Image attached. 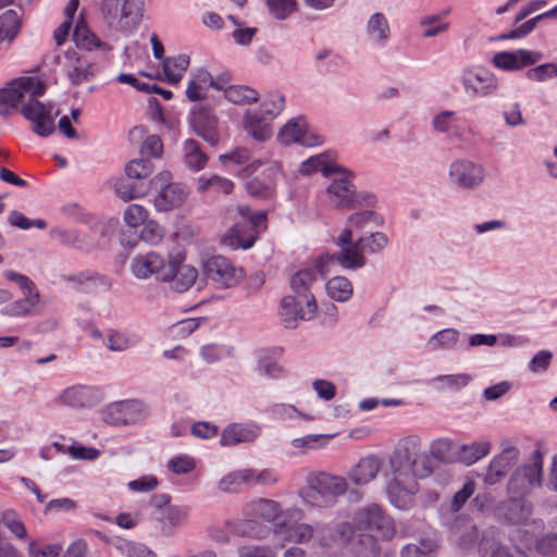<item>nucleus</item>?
Masks as SVG:
<instances>
[{
  "label": "nucleus",
  "mask_w": 557,
  "mask_h": 557,
  "mask_svg": "<svg viewBox=\"0 0 557 557\" xmlns=\"http://www.w3.org/2000/svg\"><path fill=\"white\" fill-rule=\"evenodd\" d=\"M150 414L149 405L139 398H127L108 404L101 410V419L112 426H133Z\"/></svg>",
  "instance_id": "obj_6"
},
{
  "label": "nucleus",
  "mask_w": 557,
  "mask_h": 557,
  "mask_svg": "<svg viewBox=\"0 0 557 557\" xmlns=\"http://www.w3.org/2000/svg\"><path fill=\"white\" fill-rule=\"evenodd\" d=\"M132 178H121L114 183L116 195L124 201L145 197L150 189V182H131Z\"/></svg>",
  "instance_id": "obj_47"
},
{
  "label": "nucleus",
  "mask_w": 557,
  "mask_h": 557,
  "mask_svg": "<svg viewBox=\"0 0 557 557\" xmlns=\"http://www.w3.org/2000/svg\"><path fill=\"white\" fill-rule=\"evenodd\" d=\"M388 237L383 232H372L366 236L351 239L349 244L338 246L335 253H323L317 261L322 275L332 273L335 264L346 270H358L367 264L366 253L376 255L388 246Z\"/></svg>",
  "instance_id": "obj_2"
},
{
  "label": "nucleus",
  "mask_w": 557,
  "mask_h": 557,
  "mask_svg": "<svg viewBox=\"0 0 557 557\" xmlns=\"http://www.w3.org/2000/svg\"><path fill=\"white\" fill-rule=\"evenodd\" d=\"M317 258L313 263V268H306L294 273L289 280L290 288L304 300L307 301L309 296H313L310 292L312 284L317 281L318 273L323 276L317 267Z\"/></svg>",
  "instance_id": "obj_39"
},
{
  "label": "nucleus",
  "mask_w": 557,
  "mask_h": 557,
  "mask_svg": "<svg viewBox=\"0 0 557 557\" xmlns=\"http://www.w3.org/2000/svg\"><path fill=\"white\" fill-rule=\"evenodd\" d=\"M453 443L447 438H437L430 445V454L421 450V438L409 435L401 438L388 458L389 476L386 492L391 504L401 510L413 506L418 492V480L433 473L432 458L441 462H451Z\"/></svg>",
  "instance_id": "obj_1"
},
{
  "label": "nucleus",
  "mask_w": 557,
  "mask_h": 557,
  "mask_svg": "<svg viewBox=\"0 0 557 557\" xmlns=\"http://www.w3.org/2000/svg\"><path fill=\"white\" fill-rule=\"evenodd\" d=\"M102 400L103 393L99 387L83 384L64 388L57 398L58 404L72 409L91 408Z\"/></svg>",
  "instance_id": "obj_20"
},
{
  "label": "nucleus",
  "mask_w": 557,
  "mask_h": 557,
  "mask_svg": "<svg viewBox=\"0 0 557 557\" xmlns=\"http://www.w3.org/2000/svg\"><path fill=\"white\" fill-rule=\"evenodd\" d=\"M23 298L11 302L3 307L0 312L3 315L13 318H24L33 315L37 312V307L40 301L38 289L24 290Z\"/></svg>",
  "instance_id": "obj_35"
},
{
  "label": "nucleus",
  "mask_w": 557,
  "mask_h": 557,
  "mask_svg": "<svg viewBox=\"0 0 557 557\" xmlns=\"http://www.w3.org/2000/svg\"><path fill=\"white\" fill-rule=\"evenodd\" d=\"M234 347L225 344L209 343L200 346L199 357L205 363L211 364L220 362L226 358H232Z\"/></svg>",
  "instance_id": "obj_53"
},
{
  "label": "nucleus",
  "mask_w": 557,
  "mask_h": 557,
  "mask_svg": "<svg viewBox=\"0 0 557 557\" xmlns=\"http://www.w3.org/2000/svg\"><path fill=\"white\" fill-rule=\"evenodd\" d=\"M281 171L276 164H271L262 176L253 177L246 184V189L251 197L271 199L275 195L276 180Z\"/></svg>",
  "instance_id": "obj_32"
},
{
  "label": "nucleus",
  "mask_w": 557,
  "mask_h": 557,
  "mask_svg": "<svg viewBox=\"0 0 557 557\" xmlns=\"http://www.w3.org/2000/svg\"><path fill=\"white\" fill-rule=\"evenodd\" d=\"M224 97L235 104H250L258 101L259 94L248 86L232 85L226 89Z\"/></svg>",
  "instance_id": "obj_58"
},
{
  "label": "nucleus",
  "mask_w": 557,
  "mask_h": 557,
  "mask_svg": "<svg viewBox=\"0 0 557 557\" xmlns=\"http://www.w3.org/2000/svg\"><path fill=\"white\" fill-rule=\"evenodd\" d=\"M542 57L541 52L527 49L500 51L494 54L492 64L496 69L513 72L537 63Z\"/></svg>",
  "instance_id": "obj_27"
},
{
  "label": "nucleus",
  "mask_w": 557,
  "mask_h": 557,
  "mask_svg": "<svg viewBox=\"0 0 557 557\" xmlns=\"http://www.w3.org/2000/svg\"><path fill=\"white\" fill-rule=\"evenodd\" d=\"M251 223L237 222L224 236L225 245L232 249H249L257 240L258 233L265 227L267 214L264 211L251 218Z\"/></svg>",
  "instance_id": "obj_17"
},
{
  "label": "nucleus",
  "mask_w": 557,
  "mask_h": 557,
  "mask_svg": "<svg viewBox=\"0 0 557 557\" xmlns=\"http://www.w3.org/2000/svg\"><path fill=\"white\" fill-rule=\"evenodd\" d=\"M112 544L113 547L125 557H157L154 552L140 543L116 539Z\"/></svg>",
  "instance_id": "obj_57"
},
{
  "label": "nucleus",
  "mask_w": 557,
  "mask_h": 557,
  "mask_svg": "<svg viewBox=\"0 0 557 557\" xmlns=\"http://www.w3.org/2000/svg\"><path fill=\"white\" fill-rule=\"evenodd\" d=\"M46 85L38 77L22 76L10 82L0 89V104L8 109H15L18 104L27 102L29 98H37L45 94Z\"/></svg>",
  "instance_id": "obj_12"
},
{
  "label": "nucleus",
  "mask_w": 557,
  "mask_h": 557,
  "mask_svg": "<svg viewBox=\"0 0 557 557\" xmlns=\"http://www.w3.org/2000/svg\"><path fill=\"white\" fill-rule=\"evenodd\" d=\"M209 157L201 149L200 144L195 139H186L183 144V162L193 172L203 170Z\"/></svg>",
  "instance_id": "obj_41"
},
{
  "label": "nucleus",
  "mask_w": 557,
  "mask_h": 557,
  "mask_svg": "<svg viewBox=\"0 0 557 557\" xmlns=\"http://www.w3.org/2000/svg\"><path fill=\"white\" fill-rule=\"evenodd\" d=\"M150 187L157 190L153 198V206L159 212H168L180 208L189 196L187 185L173 182L171 172L162 171L151 181Z\"/></svg>",
  "instance_id": "obj_8"
},
{
  "label": "nucleus",
  "mask_w": 557,
  "mask_h": 557,
  "mask_svg": "<svg viewBox=\"0 0 557 557\" xmlns=\"http://www.w3.org/2000/svg\"><path fill=\"white\" fill-rule=\"evenodd\" d=\"M202 272L207 280L221 288H231L243 278L242 268L235 267L230 259L223 256H212L203 260Z\"/></svg>",
  "instance_id": "obj_15"
},
{
  "label": "nucleus",
  "mask_w": 557,
  "mask_h": 557,
  "mask_svg": "<svg viewBox=\"0 0 557 557\" xmlns=\"http://www.w3.org/2000/svg\"><path fill=\"white\" fill-rule=\"evenodd\" d=\"M336 152L331 150L311 156L300 163L298 172L302 175L321 172L323 176H331L341 165L336 162Z\"/></svg>",
  "instance_id": "obj_33"
},
{
  "label": "nucleus",
  "mask_w": 557,
  "mask_h": 557,
  "mask_svg": "<svg viewBox=\"0 0 557 557\" xmlns=\"http://www.w3.org/2000/svg\"><path fill=\"white\" fill-rule=\"evenodd\" d=\"M21 29V16L15 10H7L0 15V42L12 41Z\"/></svg>",
  "instance_id": "obj_56"
},
{
  "label": "nucleus",
  "mask_w": 557,
  "mask_h": 557,
  "mask_svg": "<svg viewBox=\"0 0 557 557\" xmlns=\"http://www.w3.org/2000/svg\"><path fill=\"white\" fill-rule=\"evenodd\" d=\"M354 524L358 530L372 532L384 541L392 540L396 533L393 519L376 504L357 510L354 515Z\"/></svg>",
  "instance_id": "obj_10"
},
{
  "label": "nucleus",
  "mask_w": 557,
  "mask_h": 557,
  "mask_svg": "<svg viewBox=\"0 0 557 557\" xmlns=\"http://www.w3.org/2000/svg\"><path fill=\"white\" fill-rule=\"evenodd\" d=\"M543 454L540 449L533 453L531 463L516 469L508 482L510 497H523L534 487L542 484Z\"/></svg>",
  "instance_id": "obj_11"
},
{
  "label": "nucleus",
  "mask_w": 557,
  "mask_h": 557,
  "mask_svg": "<svg viewBox=\"0 0 557 557\" xmlns=\"http://www.w3.org/2000/svg\"><path fill=\"white\" fill-rule=\"evenodd\" d=\"M269 122L270 120L265 119L261 111L256 110H247L243 119L245 131L259 141H264L270 137Z\"/></svg>",
  "instance_id": "obj_40"
},
{
  "label": "nucleus",
  "mask_w": 557,
  "mask_h": 557,
  "mask_svg": "<svg viewBox=\"0 0 557 557\" xmlns=\"http://www.w3.org/2000/svg\"><path fill=\"white\" fill-rule=\"evenodd\" d=\"M220 161L225 166H243V171L246 175L255 173L262 164L259 159L251 160L250 152L245 148H239L230 153L220 156Z\"/></svg>",
  "instance_id": "obj_43"
},
{
  "label": "nucleus",
  "mask_w": 557,
  "mask_h": 557,
  "mask_svg": "<svg viewBox=\"0 0 557 557\" xmlns=\"http://www.w3.org/2000/svg\"><path fill=\"white\" fill-rule=\"evenodd\" d=\"M313 527L308 523H296L294 525L286 523V529L282 534L292 543L306 544L313 537Z\"/></svg>",
  "instance_id": "obj_61"
},
{
  "label": "nucleus",
  "mask_w": 557,
  "mask_h": 557,
  "mask_svg": "<svg viewBox=\"0 0 557 557\" xmlns=\"http://www.w3.org/2000/svg\"><path fill=\"white\" fill-rule=\"evenodd\" d=\"M247 513L264 522L271 523L275 534L281 535L286 529V518H304V510L297 507L283 509L274 499L258 498L247 505Z\"/></svg>",
  "instance_id": "obj_9"
},
{
  "label": "nucleus",
  "mask_w": 557,
  "mask_h": 557,
  "mask_svg": "<svg viewBox=\"0 0 557 557\" xmlns=\"http://www.w3.org/2000/svg\"><path fill=\"white\" fill-rule=\"evenodd\" d=\"M447 175L454 187L463 190H475L484 183L486 173L481 163L459 158L449 163Z\"/></svg>",
  "instance_id": "obj_13"
},
{
  "label": "nucleus",
  "mask_w": 557,
  "mask_h": 557,
  "mask_svg": "<svg viewBox=\"0 0 557 557\" xmlns=\"http://www.w3.org/2000/svg\"><path fill=\"white\" fill-rule=\"evenodd\" d=\"M461 122L462 119L458 116L457 112L443 110L433 116L432 127L450 139L463 141L468 139L471 129L463 127Z\"/></svg>",
  "instance_id": "obj_30"
},
{
  "label": "nucleus",
  "mask_w": 557,
  "mask_h": 557,
  "mask_svg": "<svg viewBox=\"0 0 557 557\" xmlns=\"http://www.w3.org/2000/svg\"><path fill=\"white\" fill-rule=\"evenodd\" d=\"M465 91L474 97H488L498 89V78L488 70L481 66L462 69L460 75Z\"/></svg>",
  "instance_id": "obj_16"
},
{
  "label": "nucleus",
  "mask_w": 557,
  "mask_h": 557,
  "mask_svg": "<svg viewBox=\"0 0 557 557\" xmlns=\"http://www.w3.org/2000/svg\"><path fill=\"white\" fill-rule=\"evenodd\" d=\"M381 467L382 461L377 456H366L350 470L349 479L356 485L368 484L376 478Z\"/></svg>",
  "instance_id": "obj_38"
},
{
  "label": "nucleus",
  "mask_w": 557,
  "mask_h": 557,
  "mask_svg": "<svg viewBox=\"0 0 557 557\" xmlns=\"http://www.w3.org/2000/svg\"><path fill=\"white\" fill-rule=\"evenodd\" d=\"M153 170V163L145 158L132 160L125 166L127 177L137 182H145L152 174Z\"/></svg>",
  "instance_id": "obj_60"
},
{
  "label": "nucleus",
  "mask_w": 557,
  "mask_h": 557,
  "mask_svg": "<svg viewBox=\"0 0 557 557\" xmlns=\"http://www.w3.org/2000/svg\"><path fill=\"white\" fill-rule=\"evenodd\" d=\"M65 74L73 85H81L88 82L95 74V65L85 55L78 54L75 50H67L60 58Z\"/></svg>",
  "instance_id": "obj_28"
},
{
  "label": "nucleus",
  "mask_w": 557,
  "mask_h": 557,
  "mask_svg": "<svg viewBox=\"0 0 557 557\" xmlns=\"http://www.w3.org/2000/svg\"><path fill=\"white\" fill-rule=\"evenodd\" d=\"M364 30L368 40L374 47L383 48L392 38L389 22L382 12H375L369 16Z\"/></svg>",
  "instance_id": "obj_34"
},
{
  "label": "nucleus",
  "mask_w": 557,
  "mask_h": 557,
  "mask_svg": "<svg viewBox=\"0 0 557 557\" xmlns=\"http://www.w3.org/2000/svg\"><path fill=\"white\" fill-rule=\"evenodd\" d=\"M261 434V426L256 422L231 423L221 433L220 445L223 447L251 443Z\"/></svg>",
  "instance_id": "obj_31"
},
{
  "label": "nucleus",
  "mask_w": 557,
  "mask_h": 557,
  "mask_svg": "<svg viewBox=\"0 0 557 557\" xmlns=\"http://www.w3.org/2000/svg\"><path fill=\"white\" fill-rule=\"evenodd\" d=\"M189 125L194 133L214 147L220 141L218 121L209 108L195 106L190 112Z\"/></svg>",
  "instance_id": "obj_23"
},
{
  "label": "nucleus",
  "mask_w": 557,
  "mask_h": 557,
  "mask_svg": "<svg viewBox=\"0 0 557 557\" xmlns=\"http://www.w3.org/2000/svg\"><path fill=\"white\" fill-rule=\"evenodd\" d=\"M139 342V336L133 332L110 330L106 345L109 350L120 352L136 346Z\"/></svg>",
  "instance_id": "obj_51"
},
{
  "label": "nucleus",
  "mask_w": 557,
  "mask_h": 557,
  "mask_svg": "<svg viewBox=\"0 0 557 557\" xmlns=\"http://www.w3.org/2000/svg\"><path fill=\"white\" fill-rule=\"evenodd\" d=\"M517 457L518 451L516 448H504L499 455L491 460L485 473V482L491 485L497 483L507 473Z\"/></svg>",
  "instance_id": "obj_36"
},
{
  "label": "nucleus",
  "mask_w": 557,
  "mask_h": 557,
  "mask_svg": "<svg viewBox=\"0 0 557 557\" xmlns=\"http://www.w3.org/2000/svg\"><path fill=\"white\" fill-rule=\"evenodd\" d=\"M436 544L431 539H422L419 544H407L400 550V557H434Z\"/></svg>",
  "instance_id": "obj_63"
},
{
  "label": "nucleus",
  "mask_w": 557,
  "mask_h": 557,
  "mask_svg": "<svg viewBox=\"0 0 557 557\" xmlns=\"http://www.w3.org/2000/svg\"><path fill=\"white\" fill-rule=\"evenodd\" d=\"M22 114L33 123V131L40 137L50 136L54 129V116L58 111L53 113V108L50 104H45L37 100V98H29L21 110Z\"/></svg>",
  "instance_id": "obj_19"
},
{
  "label": "nucleus",
  "mask_w": 557,
  "mask_h": 557,
  "mask_svg": "<svg viewBox=\"0 0 557 557\" xmlns=\"http://www.w3.org/2000/svg\"><path fill=\"white\" fill-rule=\"evenodd\" d=\"M184 260L185 253L182 251H178L175 256H170L168 268L161 276L163 282H173L174 288L180 293L189 289L198 277L196 268L183 264Z\"/></svg>",
  "instance_id": "obj_22"
},
{
  "label": "nucleus",
  "mask_w": 557,
  "mask_h": 557,
  "mask_svg": "<svg viewBox=\"0 0 557 557\" xmlns=\"http://www.w3.org/2000/svg\"><path fill=\"white\" fill-rule=\"evenodd\" d=\"M286 99L280 91H270L264 96L259 111L270 121L277 117L285 109Z\"/></svg>",
  "instance_id": "obj_55"
},
{
  "label": "nucleus",
  "mask_w": 557,
  "mask_h": 557,
  "mask_svg": "<svg viewBox=\"0 0 557 557\" xmlns=\"http://www.w3.org/2000/svg\"><path fill=\"white\" fill-rule=\"evenodd\" d=\"M189 62L190 60L187 54H178L163 59L162 70L166 82L171 85H177L187 71Z\"/></svg>",
  "instance_id": "obj_44"
},
{
  "label": "nucleus",
  "mask_w": 557,
  "mask_h": 557,
  "mask_svg": "<svg viewBox=\"0 0 557 557\" xmlns=\"http://www.w3.org/2000/svg\"><path fill=\"white\" fill-rule=\"evenodd\" d=\"M148 218L149 211L144 206L137 203L127 206L123 213V221L131 228L144 225Z\"/></svg>",
  "instance_id": "obj_64"
},
{
  "label": "nucleus",
  "mask_w": 557,
  "mask_h": 557,
  "mask_svg": "<svg viewBox=\"0 0 557 557\" xmlns=\"http://www.w3.org/2000/svg\"><path fill=\"white\" fill-rule=\"evenodd\" d=\"M99 13L110 33L129 37L144 20L145 5L143 0H100Z\"/></svg>",
  "instance_id": "obj_4"
},
{
  "label": "nucleus",
  "mask_w": 557,
  "mask_h": 557,
  "mask_svg": "<svg viewBox=\"0 0 557 557\" xmlns=\"http://www.w3.org/2000/svg\"><path fill=\"white\" fill-rule=\"evenodd\" d=\"M474 492L475 482L473 480H467L462 487L457 491L447 503L441 506L440 515L442 523L445 522V518L455 519L457 516H460L458 512L474 494Z\"/></svg>",
  "instance_id": "obj_37"
},
{
  "label": "nucleus",
  "mask_w": 557,
  "mask_h": 557,
  "mask_svg": "<svg viewBox=\"0 0 557 557\" xmlns=\"http://www.w3.org/2000/svg\"><path fill=\"white\" fill-rule=\"evenodd\" d=\"M277 140L282 145L299 144L306 147H317L325 143L324 137L311 129L301 116L289 120L278 132Z\"/></svg>",
  "instance_id": "obj_18"
},
{
  "label": "nucleus",
  "mask_w": 557,
  "mask_h": 557,
  "mask_svg": "<svg viewBox=\"0 0 557 557\" xmlns=\"http://www.w3.org/2000/svg\"><path fill=\"white\" fill-rule=\"evenodd\" d=\"M443 524L458 547L466 552L476 548L479 554L485 555L488 552L490 542L495 539V530L480 531L466 516H457L455 519L445 518Z\"/></svg>",
  "instance_id": "obj_5"
},
{
  "label": "nucleus",
  "mask_w": 557,
  "mask_h": 557,
  "mask_svg": "<svg viewBox=\"0 0 557 557\" xmlns=\"http://www.w3.org/2000/svg\"><path fill=\"white\" fill-rule=\"evenodd\" d=\"M196 184L199 193L211 191L228 195L234 189V183L231 180L219 175H201L197 178Z\"/></svg>",
  "instance_id": "obj_49"
},
{
  "label": "nucleus",
  "mask_w": 557,
  "mask_h": 557,
  "mask_svg": "<svg viewBox=\"0 0 557 557\" xmlns=\"http://www.w3.org/2000/svg\"><path fill=\"white\" fill-rule=\"evenodd\" d=\"M65 281L71 283L72 286L84 293L92 292L99 283H104V278L91 272H81L77 274L69 275Z\"/></svg>",
  "instance_id": "obj_59"
},
{
  "label": "nucleus",
  "mask_w": 557,
  "mask_h": 557,
  "mask_svg": "<svg viewBox=\"0 0 557 557\" xmlns=\"http://www.w3.org/2000/svg\"><path fill=\"white\" fill-rule=\"evenodd\" d=\"M370 224L380 226L383 224V218L373 210L354 212L347 218L346 226L333 238V243L337 247L349 244L354 239V233L363 232Z\"/></svg>",
  "instance_id": "obj_25"
},
{
  "label": "nucleus",
  "mask_w": 557,
  "mask_h": 557,
  "mask_svg": "<svg viewBox=\"0 0 557 557\" xmlns=\"http://www.w3.org/2000/svg\"><path fill=\"white\" fill-rule=\"evenodd\" d=\"M73 39L77 47L86 50L102 48L104 46L99 37L88 28L84 17H81L76 22L73 30Z\"/></svg>",
  "instance_id": "obj_52"
},
{
  "label": "nucleus",
  "mask_w": 557,
  "mask_h": 557,
  "mask_svg": "<svg viewBox=\"0 0 557 557\" xmlns=\"http://www.w3.org/2000/svg\"><path fill=\"white\" fill-rule=\"evenodd\" d=\"M497 518L508 524H524L523 529L531 530L532 523L528 524L532 515V505L523 497H510L502 502L496 509Z\"/></svg>",
  "instance_id": "obj_26"
},
{
  "label": "nucleus",
  "mask_w": 557,
  "mask_h": 557,
  "mask_svg": "<svg viewBox=\"0 0 557 557\" xmlns=\"http://www.w3.org/2000/svg\"><path fill=\"white\" fill-rule=\"evenodd\" d=\"M149 506L156 510V521L163 536H172L175 531L188 522L189 507L172 505L171 496L166 493L153 494Z\"/></svg>",
  "instance_id": "obj_7"
},
{
  "label": "nucleus",
  "mask_w": 557,
  "mask_h": 557,
  "mask_svg": "<svg viewBox=\"0 0 557 557\" xmlns=\"http://www.w3.org/2000/svg\"><path fill=\"white\" fill-rule=\"evenodd\" d=\"M533 528L518 530V534H521V545L528 549H531L534 545L535 550L543 555L548 556L557 553V532H548L540 536V531L543 529V522L541 520L532 521Z\"/></svg>",
  "instance_id": "obj_24"
},
{
  "label": "nucleus",
  "mask_w": 557,
  "mask_h": 557,
  "mask_svg": "<svg viewBox=\"0 0 557 557\" xmlns=\"http://www.w3.org/2000/svg\"><path fill=\"white\" fill-rule=\"evenodd\" d=\"M248 518L234 521L230 524V531L238 536L251 539H264L269 534V528L257 520Z\"/></svg>",
  "instance_id": "obj_45"
},
{
  "label": "nucleus",
  "mask_w": 557,
  "mask_h": 557,
  "mask_svg": "<svg viewBox=\"0 0 557 557\" xmlns=\"http://www.w3.org/2000/svg\"><path fill=\"white\" fill-rule=\"evenodd\" d=\"M491 442L479 441L469 444H463L458 449L457 460L471 466L491 453Z\"/></svg>",
  "instance_id": "obj_46"
},
{
  "label": "nucleus",
  "mask_w": 557,
  "mask_h": 557,
  "mask_svg": "<svg viewBox=\"0 0 557 557\" xmlns=\"http://www.w3.org/2000/svg\"><path fill=\"white\" fill-rule=\"evenodd\" d=\"M348 490L344 476L324 471H312L306 476V484L299 488L298 497L311 508L327 509L334 507L338 498Z\"/></svg>",
  "instance_id": "obj_3"
},
{
  "label": "nucleus",
  "mask_w": 557,
  "mask_h": 557,
  "mask_svg": "<svg viewBox=\"0 0 557 557\" xmlns=\"http://www.w3.org/2000/svg\"><path fill=\"white\" fill-rule=\"evenodd\" d=\"M53 448V451L57 454H69L73 459H86L92 460L99 456V450L96 448H88L84 446H65L58 442H54L50 445Z\"/></svg>",
  "instance_id": "obj_62"
},
{
  "label": "nucleus",
  "mask_w": 557,
  "mask_h": 557,
  "mask_svg": "<svg viewBox=\"0 0 557 557\" xmlns=\"http://www.w3.org/2000/svg\"><path fill=\"white\" fill-rule=\"evenodd\" d=\"M459 337H460V332L457 329H453V327L443 329L430 337V339L428 342V346L432 350L455 349L456 345L459 341Z\"/></svg>",
  "instance_id": "obj_54"
},
{
  "label": "nucleus",
  "mask_w": 557,
  "mask_h": 557,
  "mask_svg": "<svg viewBox=\"0 0 557 557\" xmlns=\"http://www.w3.org/2000/svg\"><path fill=\"white\" fill-rule=\"evenodd\" d=\"M331 438H333V435L308 434L301 437L293 438L289 445L295 449L293 453L294 455H306L310 450L324 447Z\"/></svg>",
  "instance_id": "obj_50"
},
{
  "label": "nucleus",
  "mask_w": 557,
  "mask_h": 557,
  "mask_svg": "<svg viewBox=\"0 0 557 557\" xmlns=\"http://www.w3.org/2000/svg\"><path fill=\"white\" fill-rule=\"evenodd\" d=\"M306 302V309L293 296H286L280 304V318L286 329H295L300 321H310L314 318L318 305L314 296H309Z\"/></svg>",
  "instance_id": "obj_21"
},
{
  "label": "nucleus",
  "mask_w": 557,
  "mask_h": 557,
  "mask_svg": "<svg viewBox=\"0 0 557 557\" xmlns=\"http://www.w3.org/2000/svg\"><path fill=\"white\" fill-rule=\"evenodd\" d=\"M332 175L334 177L325 189V201L335 209H351L356 173L339 165L338 171H334Z\"/></svg>",
  "instance_id": "obj_14"
},
{
  "label": "nucleus",
  "mask_w": 557,
  "mask_h": 557,
  "mask_svg": "<svg viewBox=\"0 0 557 557\" xmlns=\"http://www.w3.org/2000/svg\"><path fill=\"white\" fill-rule=\"evenodd\" d=\"M166 268L164 258L156 251L137 255L129 264L132 274L138 280H148L151 276L161 280Z\"/></svg>",
  "instance_id": "obj_29"
},
{
  "label": "nucleus",
  "mask_w": 557,
  "mask_h": 557,
  "mask_svg": "<svg viewBox=\"0 0 557 557\" xmlns=\"http://www.w3.org/2000/svg\"><path fill=\"white\" fill-rule=\"evenodd\" d=\"M253 479V469L235 470L220 479L218 488L224 493H237L244 484H252Z\"/></svg>",
  "instance_id": "obj_42"
},
{
  "label": "nucleus",
  "mask_w": 557,
  "mask_h": 557,
  "mask_svg": "<svg viewBox=\"0 0 557 557\" xmlns=\"http://www.w3.org/2000/svg\"><path fill=\"white\" fill-rule=\"evenodd\" d=\"M325 292L334 301L346 302L352 297L354 286L347 277L337 275L325 283Z\"/></svg>",
  "instance_id": "obj_48"
}]
</instances>
